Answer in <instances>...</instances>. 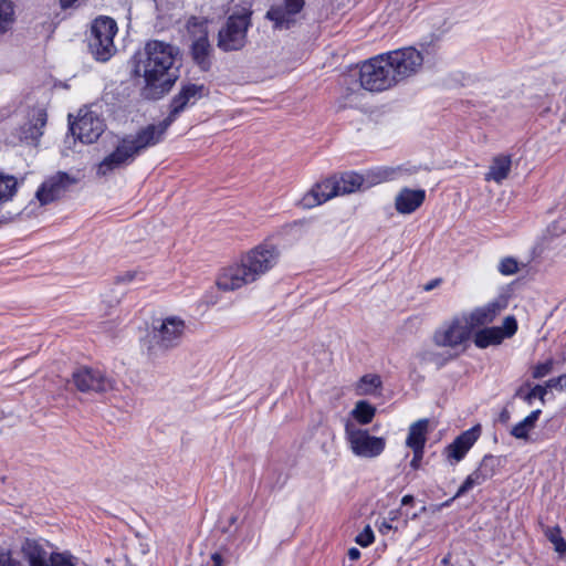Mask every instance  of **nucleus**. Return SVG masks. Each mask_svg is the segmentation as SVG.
I'll list each match as a JSON object with an SVG mask.
<instances>
[{
	"mask_svg": "<svg viewBox=\"0 0 566 566\" xmlns=\"http://www.w3.org/2000/svg\"><path fill=\"white\" fill-rule=\"evenodd\" d=\"M178 53L174 45L151 40L135 55L134 73L144 80L145 97L157 99L171 88L177 80L174 65Z\"/></svg>",
	"mask_w": 566,
	"mask_h": 566,
	"instance_id": "1",
	"label": "nucleus"
},
{
	"mask_svg": "<svg viewBox=\"0 0 566 566\" xmlns=\"http://www.w3.org/2000/svg\"><path fill=\"white\" fill-rule=\"evenodd\" d=\"M187 331L188 324L180 315L168 314L154 318L148 337L144 343L148 357L155 358L178 347Z\"/></svg>",
	"mask_w": 566,
	"mask_h": 566,
	"instance_id": "2",
	"label": "nucleus"
},
{
	"mask_svg": "<svg viewBox=\"0 0 566 566\" xmlns=\"http://www.w3.org/2000/svg\"><path fill=\"white\" fill-rule=\"evenodd\" d=\"M359 83L364 90L373 93L384 92L397 85L390 63L384 53L360 64Z\"/></svg>",
	"mask_w": 566,
	"mask_h": 566,
	"instance_id": "3",
	"label": "nucleus"
},
{
	"mask_svg": "<svg viewBox=\"0 0 566 566\" xmlns=\"http://www.w3.org/2000/svg\"><path fill=\"white\" fill-rule=\"evenodd\" d=\"M344 433L350 452L357 458L375 459L386 449L384 437L371 436L367 429L357 427L350 420L345 422Z\"/></svg>",
	"mask_w": 566,
	"mask_h": 566,
	"instance_id": "4",
	"label": "nucleus"
},
{
	"mask_svg": "<svg viewBox=\"0 0 566 566\" xmlns=\"http://www.w3.org/2000/svg\"><path fill=\"white\" fill-rule=\"evenodd\" d=\"M117 32L115 20L99 17L94 20L88 38V48L93 56L101 62L108 61L115 53L114 36Z\"/></svg>",
	"mask_w": 566,
	"mask_h": 566,
	"instance_id": "5",
	"label": "nucleus"
},
{
	"mask_svg": "<svg viewBox=\"0 0 566 566\" xmlns=\"http://www.w3.org/2000/svg\"><path fill=\"white\" fill-rule=\"evenodd\" d=\"M279 248L271 242H262L241 255L249 274L254 282L269 273L280 260Z\"/></svg>",
	"mask_w": 566,
	"mask_h": 566,
	"instance_id": "6",
	"label": "nucleus"
},
{
	"mask_svg": "<svg viewBox=\"0 0 566 566\" xmlns=\"http://www.w3.org/2000/svg\"><path fill=\"white\" fill-rule=\"evenodd\" d=\"M390 63L391 73L398 83L416 75L422 67L423 56L413 46H407L384 53Z\"/></svg>",
	"mask_w": 566,
	"mask_h": 566,
	"instance_id": "7",
	"label": "nucleus"
},
{
	"mask_svg": "<svg viewBox=\"0 0 566 566\" xmlns=\"http://www.w3.org/2000/svg\"><path fill=\"white\" fill-rule=\"evenodd\" d=\"M472 335L469 323L462 314L440 325L433 334V343L439 347L455 349L464 345Z\"/></svg>",
	"mask_w": 566,
	"mask_h": 566,
	"instance_id": "8",
	"label": "nucleus"
},
{
	"mask_svg": "<svg viewBox=\"0 0 566 566\" xmlns=\"http://www.w3.org/2000/svg\"><path fill=\"white\" fill-rule=\"evenodd\" d=\"M250 12L243 10L229 17L227 24L219 31L218 45L224 51L241 49L245 43L247 31L250 25Z\"/></svg>",
	"mask_w": 566,
	"mask_h": 566,
	"instance_id": "9",
	"label": "nucleus"
},
{
	"mask_svg": "<svg viewBox=\"0 0 566 566\" xmlns=\"http://www.w3.org/2000/svg\"><path fill=\"white\" fill-rule=\"evenodd\" d=\"M187 29L192 38V57L202 70H207L210 65L209 57L211 52V45L208 40L207 21L192 17L187 22Z\"/></svg>",
	"mask_w": 566,
	"mask_h": 566,
	"instance_id": "10",
	"label": "nucleus"
},
{
	"mask_svg": "<svg viewBox=\"0 0 566 566\" xmlns=\"http://www.w3.org/2000/svg\"><path fill=\"white\" fill-rule=\"evenodd\" d=\"M72 377L75 387L83 392H105L115 387L114 379L99 369L80 367Z\"/></svg>",
	"mask_w": 566,
	"mask_h": 566,
	"instance_id": "11",
	"label": "nucleus"
},
{
	"mask_svg": "<svg viewBox=\"0 0 566 566\" xmlns=\"http://www.w3.org/2000/svg\"><path fill=\"white\" fill-rule=\"evenodd\" d=\"M71 132L82 143L96 142L105 129L104 120L91 109H81L78 118L71 124Z\"/></svg>",
	"mask_w": 566,
	"mask_h": 566,
	"instance_id": "12",
	"label": "nucleus"
},
{
	"mask_svg": "<svg viewBox=\"0 0 566 566\" xmlns=\"http://www.w3.org/2000/svg\"><path fill=\"white\" fill-rule=\"evenodd\" d=\"M304 3L305 0H273L266 18L273 22L275 29H289L295 22Z\"/></svg>",
	"mask_w": 566,
	"mask_h": 566,
	"instance_id": "13",
	"label": "nucleus"
},
{
	"mask_svg": "<svg viewBox=\"0 0 566 566\" xmlns=\"http://www.w3.org/2000/svg\"><path fill=\"white\" fill-rule=\"evenodd\" d=\"M22 552L29 566H75L71 555L60 553L52 554L49 563L46 551L34 541H27Z\"/></svg>",
	"mask_w": 566,
	"mask_h": 566,
	"instance_id": "14",
	"label": "nucleus"
},
{
	"mask_svg": "<svg viewBox=\"0 0 566 566\" xmlns=\"http://www.w3.org/2000/svg\"><path fill=\"white\" fill-rule=\"evenodd\" d=\"M205 95L206 87L202 84L187 83L182 85L171 99L170 112L166 117L167 123L172 124L186 108L195 105Z\"/></svg>",
	"mask_w": 566,
	"mask_h": 566,
	"instance_id": "15",
	"label": "nucleus"
},
{
	"mask_svg": "<svg viewBox=\"0 0 566 566\" xmlns=\"http://www.w3.org/2000/svg\"><path fill=\"white\" fill-rule=\"evenodd\" d=\"M517 331V322L514 316H507L502 326L485 327L478 331L474 335V344L479 348H486L492 345H499L503 339L512 337Z\"/></svg>",
	"mask_w": 566,
	"mask_h": 566,
	"instance_id": "16",
	"label": "nucleus"
},
{
	"mask_svg": "<svg viewBox=\"0 0 566 566\" xmlns=\"http://www.w3.org/2000/svg\"><path fill=\"white\" fill-rule=\"evenodd\" d=\"M252 283H254V281L241 259L223 268L217 277V286L227 292L239 290Z\"/></svg>",
	"mask_w": 566,
	"mask_h": 566,
	"instance_id": "17",
	"label": "nucleus"
},
{
	"mask_svg": "<svg viewBox=\"0 0 566 566\" xmlns=\"http://www.w3.org/2000/svg\"><path fill=\"white\" fill-rule=\"evenodd\" d=\"M129 138H123L117 147L108 156H106L97 166V174L106 176L109 172L130 164L136 157L134 146Z\"/></svg>",
	"mask_w": 566,
	"mask_h": 566,
	"instance_id": "18",
	"label": "nucleus"
},
{
	"mask_svg": "<svg viewBox=\"0 0 566 566\" xmlns=\"http://www.w3.org/2000/svg\"><path fill=\"white\" fill-rule=\"evenodd\" d=\"M337 196H339V191L338 187L336 186V180L333 176L314 185L302 197L300 206L304 209H312Z\"/></svg>",
	"mask_w": 566,
	"mask_h": 566,
	"instance_id": "19",
	"label": "nucleus"
},
{
	"mask_svg": "<svg viewBox=\"0 0 566 566\" xmlns=\"http://www.w3.org/2000/svg\"><path fill=\"white\" fill-rule=\"evenodd\" d=\"M170 125L171 124H168L165 118L159 124H151L140 129L136 136H127L126 138L130 139L129 144L134 146L133 150L138 155L142 150L161 142Z\"/></svg>",
	"mask_w": 566,
	"mask_h": 566,
	"instance_id": "20",
	"label": "nucleus"
},
{
	"mask_svg": "<svg viewBox=\"0 0 566 566\" xmlns=\"http://www.w3.org/2000/svg\"><path fill=\"white\" fill-rule=\"evenodd\" d=\"M506 307V301L494 300L483 306L476 307L469 313H462L467 318L471 331L476 327L490 324Z\"/></svg>",
	"mask_w": 566,
	"mask_h": 566,
	"instance_id": "21",
	"label": "nucleus"
},
{
	"mask_svg": "<svg viewBox=\"0 0 566 566\" xmlns=\"http://www.w3.org/2000/svg\"><path fill=\"white\" fill-rule=\"evenodd\" d=\"M71 182L72 180L67 174L57 172L42 184L36 191V198L41 205H48L57 199Z\"/></svg>",
	"mask_w": 566,
	"mask_h": 566,
	"instance_id": "22",
	"label": "nucleus"
},
{
	"mask_svg": "<svg viewBox=\"0 0 566 566\" xmlns=\"http://www.w3.org/2000/svg\"><path fill=\"white\" fill-rule=\"evenodd\" d=\"M480 436V428L473 427L459 437H457L452 443L446 448V455L450 461L455 463L460 462L468 451L473 447Z\"/></svg>",
	"mask_w": 566,
	"mask_h": 566,
	"instance_id": "23",
	"label": "nucleus"
},
{
	"mask_svg": "<svg viewBox=\"0 0 566 566\" xmlns=\"http://www.w3.org/2000/svg\"><path fill=\"white\" fill-rule=\"evenodd\" d=\"M423 189L402 188L396 196L395 208L401 214L415 212L424 201Z\"/></svg>",
	"mask_w": 566,
	"mask_h": 566,
	"instance_id": "24",
	"label": "nucleus"
},
{
	"mask_svg": "<svg viewBox=\"0 0 566 566\" xmlns=\"http://www.w3.org/2000/svg\"><path fill=\"white\" fill-rule=\"evenodd\" d=\"M511 166L512 160L510 156L499 155L494 157L489 167V171L485 174V180L502 184V181L509 177Z\"/></svg>",
	"mask_w": 566,
	"mask_h": 566,
	"instance_id": "25",
	"label": "nucleus"
},
{
	"mask_svg": "<svg viewBox=\"0 0 566 566\" xmlns=\"http://www.w3.org/2000/svg\"><path fill=\"white\" fill-rule=\"evenodd\" d=\"M428 427V419H419L411 423L408 429L406 446L410 449H424Z\"/></svg>",
	"mask_w": 566,
	"mask_h": 566,
	"instance_id": "26",
	"label": "nucleus"
},
{
	"mask_svg": "<svg viewBox=\"0 0 566 566\" xmlns=\"http://www.w3.org/2000/svg\"><path fill=\"white\" fill-rule=\"evenodd\" d=\"M382 381L377 374H366L355 384V392L358 396H376L380 394Z\"/></svg>",
	"mask_w": 566,
	"mask_h": 566,
	"instance_id": "27",
	"label": "nucleus"
},
{
	"mask_svg": "<svg viewBox=\"0 0 566 566\" xmlns=\"http://www.w3.org/2000/svg\"><path fill=\"white\" fill-rule=\"evenodd\" d=\"M339 196L355 192L363 185V177L356 172H345L340 176H334Z\"/></svg>",
	"mask_w": 566,
	"mask_h": 566,
	"instance_id": "28",
	"label": "nucleus"
},
{
	"mask_svg": "<svg viewBox=\"0 0 566 566\" xmlns=\"http://www.w3.org/2000/svg\"><path fill=\"white\" fill-rule=\"evenodd\" d=\"M15 23L14 6L9 0L0 1V38L10 32Z\"/></svg>",
	"mask_w": 566,
	"mask_h": 566,
	"instance_id": "29",
	"label": "nucleus"
},
{
	"mask_svg": "<svg viewBox=\"0 0 566 566\" xmlns=\"http://www.w3.org/2000/svg\"><path fill=\"white\" fill-rule=\"evenodd\" d=\"M376 415V408L366 400H359L350 411V416L359 424H368L373 421Z\"/></svg>",
	"mask_w": 566,
	"mask_h": 566,
	"instance_id": "30",
	"label": "nucleus"
},
{
	"mask_svg": "<svg viewBox=\"0 0 566 566\" xmlns=\"http://www.w3.org/2000/svg\"><path fill=\"white\" fill-rule=\"evenodd\" d=\"M541 412L542 411L539 409L532 411L527 417L512 428L511 434L516 439H527L528 433L535 427Z\"/></svg>",
	"mask_w": 566,
	"mask_h": 566,
	"instance_id": "31",
	"label": "nucleus"
},
{
	"mask_svg": "<svg viewBox=\"0 0 566 566\" xmlns=\"http://www.w3.org/2000/svg\"><path fill=\"white\" fill-rule=\"evenodd\" d=\"M18 189V180L14 176L0 171V208L10 201Z\"/></svg>",
	"mask_w": 566,
	"mask_h": 566,
	"instance_id": "32",
	"label": "nucleus"
},
{
	"mask_svg": "<svg viewBox=\"0 0 566 566\" xmlns=\"http://www.w3.org/2000/svg\"><path fill=\"white\" fill-rule=\"evenodd\" d=\"M489 479L484 476V474L476 468L471 474L467 476L464 482L461 484V486L458 489L455 495L448 502L444 503V505H449L450 502H452L454 499H458L465 494L468 491L473 489L476 485L483 484Z\"/></svg>",
	"mask_w": 566,
	"mask_h": 566,
	"instance_id": "33",
	"label": "nucleus"
},
{
	"mask_svg": "<svg viewBox=\"0 0 566 566\" xmlns=\"http://www.w3.org/2000/svg\"><path fill=\"white\" fill-rule=\"evenodd\" d=\"M46 124V113L44 109H36L33 113L32 124L24 132V137L30 139H38L43 134V128Z\"/></svg>",
	"mask_w": 566,
	"mask_h": 566,
	"instance_id": "34",
	"label": "nucleus"
},
{
	"mask_svg": "<svg viewBox=\"0 0 566 566\" xmlns=\"http://www.w3.org/2000/svg\"><path fill=\"white\" fill-rule=\"evenodd\" d=\"M546 538L553 544L554 549L560 555L566 554V541L562 536L558 526H547L544 530Z\"/></svg>",
	"mask_w": 566,
	"mask_h": 566,
	"instance_id": "35",
	"label": "nucleus"
},
{
	"mask_svg": "<svg viewBox=\"0 0 566 566\" xmlns=\"http://www.w3.org/2000/svg\"><path fill=\"white\" fill-rule=\"evenodd\" d=\"M500 467L501 459L499 457L488 454L483 457L478 469L484 474V476L491 479L499 472Z\"/></svg>",
	"mask_w": 566,
	"mask_h": 566,
	"instance_id": "36",
	"label": "nucleus"
},
{
	"mask_svg": "<svg viewBox=\"0 0 566 566\" xmlns=\"http://www.w3.org/2000/svg\"><path fill=\"white\" fill-rule=\"evenodd\" d=\"M497 270L503 275H513L518 271V263L514 258L507 256L500 261Z\"/></svg>",
	"mask_w": 566,
	"mask_h": 566,
	"instance_id": "37",
	"label": "nucleus"
},
{
	"mask_svg": "<svg viewBox=\"0 0 566 566\" xmlns=\"http://www.w3.org/2000/svg\"><path fill=\"white\" fill-rule=\"evenodd\" d=\"M546 387L542 385H536L534 388H532L530 391L525 392V397H523V400L527 405H532L533 400L535 398H538L542 402H544L545 396H546Z\"/></svg>",
	"mask_w": 566,
	"mask_h": 566,
	"instance_id": "38",
	"label": "nucleus"
},
{
	"mask_svg": "<svg viewBox=\"0 0 566 566\" xmlns=\"http://www.w3.org/2000/svg\"><path fill=\"white\" fill-rule=\"evenodd\" d=\"M375 539L374 532L369 525H367L355 538V542L361 547L369 546Z\"/></svg>",
	"mask_w": 566,
	"mask_h": 566,
	"instance_id": "39",
	"label": "nucleus"
},
{
	"mask_svg": "<svg viewBox=\"0 0 566 566\" xmlns=\"http://www.w3.org/2000/svg\"><path fill=\"white\" fill-rule=\"evenodd\" d=\"M553 369V360L548 359L545 363H539L536 366H534L532 376L535 379L543 378L547 376Z\"/></svg>",
	"mask_w": 566,
	"mask_h": 566,
	"instance_id": "40",
	"label": "nucleus"
},
{
	"mask_svg": "<svg viewBox=\"0 0 566 566\" xmlns=\"http://www.w3.org/2000/svg\"><path fill=\"white\" fill-rule=\"evenodd\" d=\"M544 387H546V390L548 388L564 390L566 388V375H560L558 377L551 378L549 380L546 381Z\"/></svg>",
	"mask_w": 566,
	"mask_h": 566,
	"instance_id": "41",
	"label": "nucleus"
},
{
	"mask_svg": "<svg viewBox=\"0 0 566 566\" xmlns=\"http://www.w3.org/2000/svg\"><path fill=\"white\" fill-rule=\"evenodd\" d=\"M139 275L140 274L137 272L129 271L122 275H118L116 277V283H130V282L135 281L137 277H139Z\"/></svg>",
	"mask_w": 566,
	"mask_h": 566,
	"instance_id": "42",
	"label": "nucleus"
},
{
	"mask_svg": "<svg viewBox=\"0 0 566 566\" xmlns=\"http://www.w3.org/2000/svg\"><path fill=\"white\" fill-rule=\"evenodd\" d=\"M413 452V458L410 462L411 468L418 469L420 465V462L423 458L424 449H411Z\"/></svg>",
	"mask_w": 566,
	"mask_h": 566,
	"instance_id": "43",
	"label": "nucleus"
},
{
	"mask_svg": "<svg viewBox=\"0 0 566 566\" xmlns=\"http://www.w3.org/2000/svg\"><path fill=\"white\" fill-rule=\"evenodd\" d=\"M17 564L9 553L0 549V566H17Z\"/></svg>",
	"mask_w": 566,
	"mask_h": 566,
	"instance_id": "44",
	"label": "nucleus"
},
{
	"mask_svg": "<svg viewBox=\"0 0 566 566\" xmlns=\"http://www.w3.org/2000/svg\"><path fill=\"white\" fill-rule=\"evenodd\" d=\"M211 566H226V560L219 552H214L210 556Z\"/></svg>",
	"mask_w": 566,
	"mask_h": 566,
	"instance_id": "45",
	"label": "nucleus"
},
{
	"mask_svg": "<svg viewBox=\"0 0 566 566\" xmlns=\"http://www.w3.org/2000/svg\"><path fill=\"white\" fill-rule=\"evenodd\" d=\"M441 279H434L423 285V291L429 292L438 287L441 284Z\"/></svg>",
	"mask_w": 566,
	"mask_h": 566,
	"instance_id": "46",
	"label": "nucleus"
},
{
	"mask_svg": "<svg viewBox=\"0 0 566 566\" xmlns=\"http://www.w3.org/2000/svg\"><path fill=\"white\" fill-rule=\"evenodd\" d=\"M359 556H360V552H359V549H357L356 547H352V548H349V551H348V557H349V559H352V560H356V559H358V558H359Z\"/></svg>",
	"mask_w": 566,
	"mask_h": 566,
	"instance_id": "47",
	"label": "nucleus"
},
{
	"mask_svg": "<svg viewBox=\"0 0 566 566\" xmlns=\"http://www.w3.org/2000/svg\"><path fill=\"white\" fill-rule=\"evenodd\" d=\"M413 500H415V499H413V496H412V495L407 494V495H405V496L401 499V504H402V505H410V504H412V503H413Z\"/></svg>",
	"mask_w": 566,
	"mask_h": 566,
	"instance_id": "48",
	"label": "nucleus"
},
{
	"mask_svg": "<svg viewBox=\"0 0 566 566\" xmlns=\"http://www.w3.org/2000/svg\"><path fill=\"white\" fill-rule=\"evenodd\" d=\"M77 0H60L61 7L63 9L72 7Z\"/></svg>",
	"mask_w": 566,
	"mask_h": 566,
	"instance_id": "49",
	"label": "nucleus"
},
{
	"mask_svg": "<svg viewBox=\"0 0 566 566\" xmlns=\"http://www.w3.org/2000/svg\"><path fill=\"white\" fill-rule=\"evenodd\" d=\"M515 396H516V397H520V398H522V399H523V397H525V392H524L523 388H520V389L516 391Z\"/></svg>",
	"mask_w": 566,
	"mask_h": 566,
	"instance_id": "50",
	"label": "nucleus"
},
{
	"mask_svg": "<svg viewBox=\"0 0 566 566\" xmlns=\"http://www.w3.org/2000/svg\"><path fill=\"white\" fill-rule=\"evenodd\" d=\"M515 396H516V397H520V398H522V399H523V397H525V392H524L523 388H520V389L516 391Z\"/></svg>",
	"mask_w": 566,
	"mask_h": 566,
	"instance_id": "51",
	"label": "nucleus"
}]
</instances>
